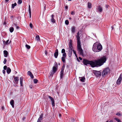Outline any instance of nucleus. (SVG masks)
<instances>
[{"label":"nucleus","instance_id":"1","mask_svg":"<svg viewBox=\"0 0 122 122\" xmlns=\"http://www.w3.org/2000/svg\"><path fill=\"white\" fill-rule=\"evenodd\" d=\"M106 61V58L105 56H103L94 61H89L86 59H83V62L85 65L87 66L89 64L92 67H98L103 65Z\"/></svg>","mask_w":122,"mask_h":122},{"label":"nucleus","instance_id":"2","mask_svg":"<svg viewBox=\"0 0 122 122\" xmlns=\"http://www.w3.org/2000/svg\"><path fill=\"white\" fill-rule=\"evenodd\" d=\"M102 49V46L100 43L98 42H96L94 44L92 48V50L95 52L100 51Z\"/></svg>","mask_w":122,"mask_h":122},{"label":"nucleus","instance_id":"3","mask_svg":"<svg viewBox=\"0 0 122 122\" xmlns=\"http://www.w3.org/2000/svg\"><path fill=\"white\" fill-rule=\"evenodd\" d=\"M77 40V50L78 51L80 55L82 56H83V50L81 48V42L80 40L79 36H76Z\"/></svg>","mask_w":122,"mask_h":122},{"label":"nucleus","instance_id":"4","mask_svg":"<svg viewBox=\"0 0 122 122\" xmlns=\"http://www.w3.org/2000/svg\"><path fill=\"white\" fill-rule=\"evenodd\" d=\"M55 66H53L52 68V70L50 72V76H52L57 71L58 68V65L57 63L55 62L54 63Z\"/></svg>","mask_w":122,"mask_h":122},{"label":"nucleus","instance_id":"5","mask_svg":"<svg viewBox=\"0 0 122 122\" xmlns=\"http://www.w3.org/2000/svg\"><path fill=\"white\" fill-rule=\"evenodd\" d=\"M110 71V70L108 68H107L105 69L102 72V75L103 76L106 75Z\"/></svg>","mask_w":122,"mask_h":122},{"label":"nucleus","instance_id":"6","mask_svg":"<svg viewBox=\"0 0 122 122\" xmlns=\"http://www.w3.org/2000/svg\"><path fill=\"white\" fill-rule=\"evenodd\" d=\"M122 78V74H120L117 81V85H119L121 83V81Z\"/></svg>","mask_w":122,"mask_h":122},{"label":"nucleus","instance_id":"7","mask_svg":"<svg viewBox=\"0 0 122 122\" xmlns=\"http://www.w3.org/2000/svg\"><path fill=\"white\" fill-rule=\"evenodd\" d=\"M94 73L97 76H98L101 75L102 72L100 71H96L94 72Z\"/></svg>","mask_w":122,"mask_h":122},{"label":"nucleus","instance_id":"8","mask_svg":"<svg viewBox=\"0 0 122 122\" xmlns=\"http://www.w3.org/2000/svg\"><path fill=\"white\" fill-rule=\"evenodd\" d=\"M43 114L41 113L38 118L37 122H41V121L42 120L43 117Z\"/></svg>","mask_w":122,"mask_h":122},{"label":"nucleus","instance_id":"9","mask_svg":"<svg viewBox=\"0 0 122 122\" xmlns=\"http://www.w3.org/2000/svg\"><path fill=\"white\" fill-rule=\"evenodd\" d=\"M58 54V50L57 49L56 50L54 54V56L56 58H57Z\"/></svg>","mask_w":122,"mask_h":122},{"label":"nucleus","instance_id":"10","mask_svg":"<svg viewBox=\"0 0 122 122\" xmlns=\"http://www.w3.org/2000/svg\"><path fill=\"white\" fill-rule=\"evenodd\" d=\"M14 80L15 81V82L14 83L16 84H18L19 80V77L18 76L15 77Z\"/></svg>","mask_w":122,"mask_h":122},{"label":"nucleus","instance_id":"11","mask_svg":"<svg viewBox=\"0 0 122 122\" xmlns=\"http://www.w3.org/2000/svg\"><path fill=\"white\" fill-rule=\"evenodd\" d=\"M4 56L5 57H7L8 55V51L6 50H4L3 51Z\"/></svg>","mask_w":122,"mask_h":122},{"label":"nucleus","instance_id":"12","mask_svg":"<svg viewBox=\"0 0 122 122\" xmlns=\"http://www.w3.org/2000/svg\"><path fill=\"white\" fill-rule=\"evenodd\" d=\"M72 50L69 49V50L68 55L69 57H71L72 55Z\"/></svg>","mask_w":122,"mask_h":122},{"label":"nucleus","instance_id":"13","mask_svg":"<svg viewBox=\"0 0 122 122\" xmlns=\"http://www.w3.org/2000/svg\"><path fill=\"white\" fill-rule=\"evenodd\" d=\"M71 30L72 33H75V27L74 26L72 27L71 28Z\"/></svg>","mask_w":122,"mask_h":122},{"label":"nucleus","instance_id":"14","mask_svg":"<svg viewBox=\"0 0 122 122\" xmlns=\"http://www.w3.org/2000/svg\"><path fill=\"white\" fill-rule=\"evenodd\" d=\"M10 103L11 105L12 106V107L13 108L14 107V101L13 100H11L10 102Z\"/></svg>","mask_w":122,"mask_h":122},{"label":"nucleus","instance_id":"15","mask_svg":"<svg viewBox=\"0 0 122 122\" xmlns=\"http://www.w3.org/2000/svg\"><path fill=\"white\" fill-rule=\"evenodd\" d=\"M11 71V69L9 67H8L6 70V72L8 74H9L10 73Z\"/></svg>","mask_w":122,"mask_h":122},{"label":"nucleus","instance_id":"16","mask_svg":"<svg viewBox=\"0 0 122 122\" xmlns=\"http://www.w3.org/2000/svg\"><path fill=\"white\" fill-rule=\"evenodd\" d=\"M69 49L72 50L73 48L72 46V44L71 41H70L69 44Z\"/></svg>","mask_w":122,"mask_h":122},{"label":"nucleus","instance_id":"17","mask_svg":"<svg viewBox=\"0 0 122 122\" xmlns=\"http://www.w3.org/2000/svg\"><path fill=\"white\" fill-rule=\"evenodd\" d=\"M23 78L22 77H20V85L21 86H23Z\"/></svg>","mask_w":122,"mask_h":122},{"label":"nucleus","instance_id":"18","mask_svg":"<svg viewBox=\"0 0 122 122\" xmlns=\"http://www.w3.org/2000/svg\"><path fill=\"white\" fill-rule=\"evenodd\" d=\"M36 40L38 41H40V39L39 36L37 35L36 36Z\"/></svg>","mask_w":122,"mask_h":122},{"label":"nucleus","instance_id":"19","mask_svg":"<svg viewBox=\"0 0 122 122\" xmlns=\"http://www.w3.org/2000/svg\"><path fill=\"white\" fill-rule=\"evenodd\" d=\"M9 30L11 33L14 30V28L13 27H11L9 28Z\"/></svg>","mask_w":122,"mask_h":122},{"label":"nucleus","instance_id":"20","mask_svg":"<svg viewBox=\"0 0 122 122\" xmlns=\"http://www.w3.org/2000/svg\"><path fill=\"white\" fill-rule=\"evenodd\" d=\"M80 79L81 81L82 82H84L85 81V77H81Z\"/></svg>","mask_w":122,"mask_h":122},{"label":"nucleus","instance_id":"21","mask_svg":"<svg viewBox=\"0 0 122 122\" xmlns=\"http://www.w3.org/2000/svg\"><path fill=\"white\" fill-rule=\"evenodd\" d=\"M64 75V72H60V78H62Z\"/></svg>","mask_w":122,"mask_h":122},{"label":"nucleus","instance_id":"22","mask_svg":"<svg viewBox=\"0 0 122 122\" xmlns=\"http://www.w3.org/2000/svg\"><path fill=\"white\" fill-rule=\"evenodd\" d=\"M65 67V65L64 64L63 65V66L61 68V72H64V68Z\"/></svg>","mask_w":122,"mask_h":122},{"label":"nucleus","instance_id":"23","mask_svg":"<svg viewBox=\"0 0 122 122\" xmlns=\"http://www.w3.org/2000/svg\"><path fill=\"white\" fill-rule=\"evenodd\" d=\"M98 9L99 11L100 12H102V7L100 6H99L98 8Z\"/></svg>","mask_w":122,"mask_h":122},{"label":"nucleus","instance_id":"24","mask_svg":"<svg viewBox=\"0 0 122 122\" xmlns=\"http://www.w3.org/2000/svg\"><path fill=\"white\" fill-rule=\"evenodd\" d=\"M29 17L30 18V5H29Z\"/></svg>","mask_w":122,"mask_h":122},{"label":"nucleus","instance_id":"25","mask_svg":"<svg viewBox=\"0 0 122 122\" xmlns=\"http://www.w3.org/2000/svg\"><path fill=\"white\" fill-rule=\"evenodd\" d=\"M91 4L90 3L88 2V6L89 8H91Z\"/></svg>","mask_w":122,"mask_h":122},{"label":"nucleus","instance_id":"26","mask_svg":"<svg viewBox=\"0 0 122 122\" xmlns=\"http://www.w3.org/2000/svg\"><path fill=\"white\" fill-rule=\"evenodd\" d=\"M17 5L16 3H15L14 4H13L12 5V7L13 9L14 7L16 6Z\"/></svg>","mask_w":122,"mask_h":122},{"label":"nucleus","instance_id":"27","mask_svg":"<svg viewBox=\"0 0 122 122\" xmlns=\"http://www.w3.org/2000/svg\"><path fill=\"white\" fill-rule=\"evenodd\" d=\"M51 103H52V106H54L55 105V102L54 101V99L52 100H51Z\"/></svg>","mask_w":122,"mask_h":122},{"label":"nucleus","instance_id":"28","mask_svg":"<svg viewBox=\"0 0 122 122\" xmlns=\"http://www.w3.org/2000/svg\"><path fill=\"white\" fill-rule=\"evenodd\" d=\"M66 57H61V60L62 62L64 63L65 62V58Z\"/></svg>","mask_w":122,"mask_h":122},{"label":"nucleus","instance_id":"29","mask_svg":"<svg viewBox=\"0 0 122 122\" xmlns=\"http://www.w3.org/2000/svg\"><path fill=\"white\" fill-rule=\"evenodd\" d=\"M9 40H7L5 42V45H7L9 44V43H10V41L9 43H8L9 41Z\"/></svg>","mask_w":122,"mask_h":122},{"label":"nucleus","instance_id":"30","mask_svg":"<svg viewBox=\"0 0 122 122\" xmlns=\"http://www.w3.org/2000/svg\"><path fill=\"white\" fill-rule=\"evenodd\" d=\"M35 84L37 83L38 81V80L37 79H34L33 80Z\"/></svg>","mask_w":122,"mask_h":122},{"label":"nucleus","instance_id":"31","mask_svg":"<svg viewBox=\"0 0 122 122\" xmlns=\"http://www.w3.org/2000/svg\"><path fill=\"white\" fill-rule=\"evenodd\" d=\"M114 119L116 120V121H117V122H121V121L119 119H118V118H114Z\"/></svg>","mask_w":122,"mask_h":122},{"label":"nucleus","instance_id":"32","mask_svg":"<svg viewBox=\"0 0 122 122\" xmlns=\"http://www.w3.org/2000/svg\"><path fill=\"white\" fill-rule=\"evenodd\" d=\"M25 46L28 49H30V46L27 44L25 45Z\"/></svg>","mask_w":122,"mask_h":122},{"label":"nucleus","instance_id":"33","mask_svg":"<svg viewBox=\"0 0 122 122\" xmlns=\"http://www.w3.org/2000/svg\"><path fill=\"white\" fill-rule=\"evenodd\" d=\"M51 21L52 22H53V23H54L55 22V20L54 18H51Z\"/></svg>","mask_w":122,"mask_h":122},{"label":"nucleus","instance_id":"34","mask_svg":"<svg viewBox=\"0 0 122 122\" xmlns=\"http://www.w3.org/2000/svg\"><path fill=\"white\" fill-rule=\"evenodd\" d=\"M61 52L62 53H65V50L64 49H62Z\"/></svg>","mask_w":122,"mask_h":122},{"label":"nucleus","instance_id":"35","mask_svg":"<svg viewBox=\"0 0 122 122\" xmlns=\"http://www.w3.org/2000/svg\"><path fill=\"white\" fill-rule=\"evenodd\" d=\"M62 56L63 57H66V53H63V54Z\"/></svg>","mask_w":122,"mask_h":122},{"label":"nucleus","instance_id":"36","mask_svg":"<svg viewBox=\"0 0 122 122\" xmlns=\"http://www.w3.org/2000/svg\"><path fill=\"white\" fill-rule=\"evenodd\" d=\"M69 23V21L68 20H66L65 21V23L66 25L68 24Z\"/></svg>","mask_w":122,"mask_h":122},{"label":"nucleus","instance_id":"37","mask_svg":"<svg viewBox=\"0 0 122 122\" xmlns=\"http://www.w3.org/2000/svg\"><path fill=\"white\" fill-rule=\"evenodd\" d=\"M6 61H7V60H6V58H5L4 59V60L3 61V63L4 64H5Z\"/></svg>","mask_w":122,"mask_h":122},{"label":"nucleus","instance_id":"38","mask_svg":"<svg viewBox=\"0 0 122 122\" xmlns=\"http://www.w3.org/2000/svg\"><path fill=\"white\" fill-rule=\"evenodd\" d=\"M22 2L21 0H19L18 1V3L19 4H20Z\"/></svg>","mask_w":122,"mask_h":122},{"label":"nucleus","instance_id":"39","mask_svg":"<svg viewBox=\"0 0 122 122\" xmlns=\"http://www.w3.org/2000/svg\"><path fill=\"white\" fill-rule=\"evenodd\" d=\"M3 68L4 69V70H5L7 69V66H4V67Z\"/></svg>","mask_w":122,"mask_h":122},{"label":"nucleus","instance_id":"40","mask_svg":"<svg viewBox=\"0 0 122 122\" xmlns=\"http://www.w3.org/2000/svg\"><path fill=\"white\" fill-rule=\"evenodd\" d=\"M27 74L30 76V71H28L27 72Z\"/></svg>","mask_w":122,"mask_h":122},{"label":"nucleus","instance_id":"41","mask_svg":"<svg viewBox=\"0 0 122 122\" xmlns=\"http://www.w3.org/2000/svg\"><path fill=\"white\" fill-rule=\"evenodd\" d=\"M71 121L72 122H73L75 121V119H74V118H71Z\"/></svg>","mask_w":122,"mask_h":122},{"label":"nucleus","instance_id":"42","mask_svg":"<svg viewBox=\"0 0 122 122\" xmlns=\"http://www.w3.org/2000/svg\"><path fill=\"white\" fill-rule=\"evenodd\" d=\"M116 115H118V116H121V114L120 113V112H119L117 113H116Z\"/></svg>","mask_w":122,"mask_h":122},{"label":"nucleus","instance_id":"43","mask_svg":"<svg viewBox=\"0 0 122 122\" xmlns=\"http://www.w3.org/2000/svg\"><path fill=\"white\" fill-rule=\"evenodd\" d=\"M48 97L50 99L51 101V100H52L53 99V98H52L51 96H49Z\"/></svg>","mask_w":122,"mask_h":122},{"label":"nucleus","instance_id":"44","mask_svg":"<svg viewBox=\"0 0 122 122\" xmlns=\"http://www.w3.org/2000/svg\"><path fill=\"white\" fill-rule=\"evenodd\" d=\"M34 78V76L32 74V73L31 72V78L32 79H33Z\"/></svg>","mask_w":122,"mask_h":122},{"label":"nucleus","instance_id":"45","mask_svg":"<svg viewBox=\"0 0 122 122\" xmlns=\"http://www.w3.org/2000/svg\"><path fill=\"white\" fill-rule=\"evenodd\" d=\"M71 14L72 15H74L75 14V13L74 12L72 11L71 12Z\"/></svg>","mask_w":122,"mask_h":122},{"label":"nucleus","instance_id":"46","mask_svg":"<svg viewBox=\"0 0 122 122\" xmlns=\"http://www.w3.org/2000/svg\"><path fill=\"white\" fill-rule=\"evenodd\" d=\"M68 9V7L66 5L65 6V10H67Z\"/></svg>","mask_w":122,"mask_h":122},{"label":"nucleus","instance_id":"47","mask_svg":"<svg viewBox=\"0 0 122 122\" xmlns=\"http://www.w3.org/2000/svg\"><path fill=\"white\" fill-rule=\"evenodd\" d=\"M45 55L46 56H47V54H48V53L47 52V51L46 50L45 51Z\"/></svg>","mask_w":122,"mask_h":122},{"label":"nucleus","instance_id":"48","mask_svg":"<svg viewBox=\"0 0 122 122\" xmlns=\"http://www.w3.org/2000/svg\"><path fill=\"white\" fill-rule=\"evenodd\" d=\"M3 73L4 74H5V70H3L2 71Z\"/></svg>","mask_w":122,"mask_h":122},{"label":"nucleus","instance_id":"49","mask_svg":"<svg viewBox=\"0 0 122 122\" xmlns=\"http://www.w3.org/2000/svg\"><path fill=\"white\" fill-rule=\"evenodd\" d=\"M73 51L74 53L75 54H76V51L75 50H73Z\"/></svg>","mask_w":122,"mask_h":122},{"label":"nucleus","instance_id":"50","mask_svg":"<svg viewBox=\"0 0 122 122\" xmlns=\"http://www.w3.org/2000/svg\"><path fill=\"white\" fill-rule=\"evenodd\" d=\"M75 56H76V57H77V59L78 60V61L79 62L80 61L78 60V59L77 58V56L76 54H75Z\"/></svg>","mask_w":122,"mask_h":122},{"label":"nucleus","instance_id":"51","mask_svg":"<svg viewBox=\"0 0 122 122\" xmlns=\"http://www.w3.org/2000/svg\"><path fill=\"white\" fill-rule=\"evenodd\" d=\"M75 56H76V57H77V59L78 60V61L79 62L80 61L78 60V59L77 58V56L76 54H75Z\"/></svg>","mask_w":122,"mask_h":122},{"label":"nucleus","instance_id":"52","mask_svg":"<svg viewBox=\"0 0 122 122\" xmlns=\"http://www.w3.org/2000/svg\"><path fill=\"white\" fill-rule=\"evenodd\" d=\"M16 28L17 29H19L20 27L19 26L17 25L16 27Z\"/></svg>","mask_w":122,"mask_h":122},{"label":"nucleus","instance_id":"53","mask_svg":"<svg viewBox=\"0 0 122 122\" xmlns=\"http://www.w3.org/2000/svg\"><path fill=\"white\" fill-rule=\"evenodd\" d=\"M25 117H23L22 118V120L23 121H24L25 119Z\"/></svg>","mask_w":122,"mask_h":122},{"label":"nucleus","instance_id":"54","mask_svg":"<svg viewBox=\"0 0 122 122\" xmlns=\"http://www.w3.org/2000/svg\"><path fill=\"white\" fill-rule=\"evenodd\" d=\"M79 58L81 60H82V58L81 57H79Z\"/></svg>","mask_w":122,"mask_h":122},{"label":"nucleus","instance_id":"55","mask_svg":"<svg viewBox=\"0 0 122 122\" xmlns=\"http://www.w3.org/2000/svg\"><path fill=\"white\" fill-rule=\"evenodd\" d=\"M61 114H60V113H59V117L60 118L61 117Z\"/></svg>","mask_w":122,"mask_h":122},{"label":"nucleus","instance_id":"56","mask_svg":"<svg viewBox=\"0 0 122 122\" xmlns=\"http://www.w3.org/2000/svg\"><path fill=\"white\" fill-rule=\"evenodd\" d=\"M6 22H4L3 23V25H6Z\"/></svg>","mask_w":122,"mask_h":122},{"label":"nucleus","instance_id":"57","mask_svg":"<svg viewBox=\"0 0 122 122\" xmlns=\"http://www.w3.org/2000/svg\"><path fill=\"white\" fill-rule=\"evenodd\" d=\"M79 36V32H78L77 33V35L76 36Z\"/></svg>","mask_w":122,"mask_h":122},{"label":"nucleus","instance_id":"58","mask_svg":"<svg viewBox=\"0 0 122 122\" xmlns=\"http://www.w3.org/2000/svg\"><path fill=\"white\" fill-rule=\"evenodd\" d=\"M14 25H15V26L16 27L17 25V24H15V23H14Z\"/></svg>","mask_w":122,"mask_h":122},{"label":"nucleus","instance_id":"59","mask_svg":"<svg viewBox=\"0 0 122 122\" xmlns=\"http://www.w3.org/2000/svg\"><path fill=\"white\" fill-rule=\"evenodd\" d=\"M51 16L52 17V18H54V15H51Z\"/></svg>","mask_w":122,"mask_h":122},{"label":"nucleus","instance_id":"60","mask_svg":"<svg viewBox=\"0 0 122 122\" xmlns=\"http://www.w3.org/2000/svg\"><path fill=\"white\" fill-rule=\"evenodd\" d=\"M33 27V25L31 23V29H32Z\"/></svg>","mask_w":122,"mask_h":122},{"label":"nucleus","instance_id":"61","mask_svg":"<svg viewBox=\"0 0 122 122\" xmlns=\"http://www.w3.org/2000/svg\"><path fill=\"white\" fill-rule=\"evenodd\" d=\"M3 42L4 44H5V41L4 40H3Z\"/></svg>","mask_w":122,"mask_h":122},{"label":"nucleus","instance_id":"62","mask_svg":"<svg viewBox=\"0 0 122 122\" xmlns=\"http://www.w3.org/2000/svg\"><path fill=\"white\" fill-rule=\"evenodd\" d=\"M9 1V0H5V3H7Z\"/></svg>","mask_w":122,"mask_h":122},{"label":"nucleus","instance_id":"63","mask_svg":"<svg viewBox=\"0 0 122 122\" xmlns=\"http://www.w3.org/2000/svg\"><path fill=\"white\" fill-rule=\"evenodd\" d=\"M111 28H112V30H113L114 29V27L113 26H112L111 27Z\"/></svg>","mask_w":122,"mask_h":122},{"label":"nucleus","instance_id":"64","mask_svg":"<svg viewBox=\"0 0 122 122\" xmlns=\"http://www.w3.org/2000/svg\"><path fill=\"white\" fill-rule=\"evenodd\" d=\"M113 121L112 120H110L109 121V122H113Z\"/></svg>","mask_w":122,"mask_h":122}]
</instances>
